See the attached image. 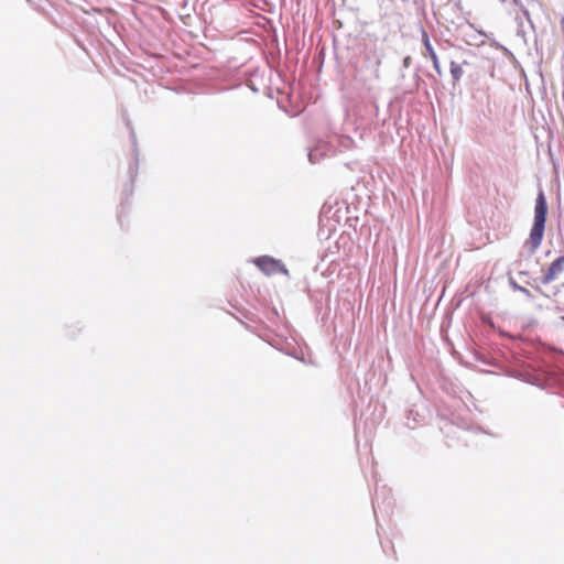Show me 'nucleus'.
I'll use <instances>...</instances> for the list:
<instances>
[{
  "label": "nucleus",
  "mask_w": 564,
  "mask_h": 564,
  "mask_svg": "<svg viewBox=\"0 0 564 564\" xmlns=\"http://www.w3.org/2000/svg\"><path fill=\"white\" fill-rule=\"evenodd\" d=\"M547 205L546 199L541 191L535 200L534 207V223L530 231V236L525 241L530 253H534L541 246L544 236V227L546 221Z\"/></svg>",
  "instance_id": "1"
},
{
  "label": "nucleus",
  "mask_w": 564,
  "mask_h": 564,
  "mask_svg": "<svg viewBox=\"0 0 564 564\" xmlns=\"http://www.w3.org/2000/svg\"><path fill=\"white\" fill-rule=\"evenodd\" d=\"M256 265L267 275L284 274L289 275V270L280 261L269 256H262L256 259Z\"/></svg>",
  "instance_id": "2"
},
{
  "label": "nucleus",
  "mask_w": 564,
  "mask_h": 564,
  "mask_svg": "<svg viewBox=\"0 0 564 564\" xmlns=\"http://www.w3.org/2000/svg\"><path fill=\"white\" fill-rule=\"evenodd\" d=\"M564 271V256L558 257L554 260L549 268L544 271L541 283L549 284L552 281L556 280L560 274Z\"/></svg>",
  "instance_id": "3"
},
{
  "label": "nucleus",
  "mask_w": 564,
  "mask_h": 564,
  "mask_svg": "<svg viewBox=\"0 0 564 564\" xmlns=\"http://www.w3.org/2000/svg\"><path fill=\"white\" fill-rule=\"evenodd\" d=\"M451 74L455 82H458L463 76L462 66L455 62H451Z\"/></svg>",
  "instance_id": "4"
},
{
  "label": "nucleus",
  "mask_w": 564,
  "mask_h": 564,
  "mask_svg": "<svg viewBox=\"0 0 564 564\" xmlns=\"http://www.w3.org/2000/svg\"><path fill=\"white\" fill-rule=\"evenodd\" d=\"M422 41H423V44H424L425 51H426L425 55H429L430 58H431L432 54H436V52L434 51V48H433V46H432V44L430 42V37H429L426 32H423Z\"/></svg>",
  "instance_id": "5"
},
{
  "label": "nucleus",
  "mask_w": 564,
  "mask_h": 564,
  "mask_svg": "<svg viewBox=\"0 0 564 564\" xmlns=\"http://www.w3.org/2000/svg\"><path fill=\"white\" fill-rule=\"evenodd\" d=\"M431 59L433 62L434 69L437 72V74H441V65L437 55L432 54Z\"/></svg>",
  "instance_id": "6"
},
{
  "label": "nucleus",
  "mask_w": 564,
  "mask_h": 564,
  "mask_svg": "<svg viewBox=\"0 0 564 564\" xmlns=\"http://www.w3.org/2000/svg\"><path fill=\"white\" fill-rule=\"evenodd\" d=\"M518 289H519L523 294H525L527 296H530V295H531V294H530V291H529L528 289L522 288V286H519Z\"/></svg>",
  "instance_id": "7"
},
{
  "label": "nucleus",
  "mask_w": 564,
  "mask_h": 564,
  "mask_svg": "<svg viewBox=\"0 0 564 564\" xmlns=\"http://www.w3.org/2000/svg\"><path fill=\"white\" fill-rule=\"evenodd\" d=\"M562 319L564 321V316L562 317Z\"/></svg>",
  "instance_id": "8"
}]
</instances>
